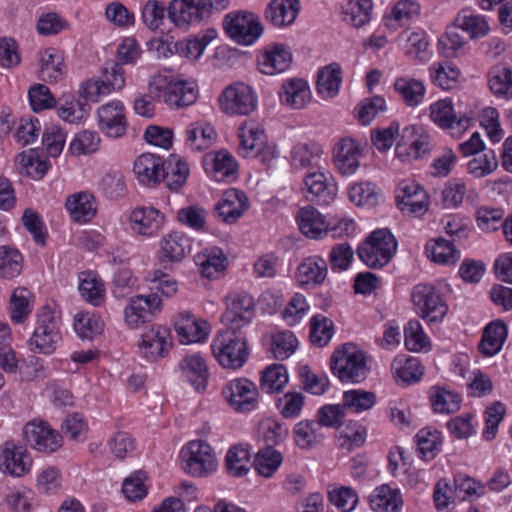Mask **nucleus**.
Listing matches in <instances>:
<instances>
[{
	"instance_id": "4468645a",
	"label": "nucleus",
	"mask_w": 512,
	"mask_h": 512,
	"mask_svg": "<svg viewBox=\"0 0 512 512\" xmlns=\"http://www.w3.org/2000/svg\"><path fill=\"white\" fill-rule=\"evenodd\" d=\"M430 119L441 129L451 134H461L471 125L472 117L466 113L457 114L450 99H441L429 107Z\"/></svg>"
},
{
	"instance_id": "e433bc0d",
	"label": "nucleus",
	"mask_w": 512,
	"mask_h": 512,
	"mask_svg": "<svg viewBox=\"0 0 512 512\" xmlns=\"http://www.w3.org/2000/svg\"><path fill=\"white\" fill-rule=\"evenodd\" d=\"M341 83L342 69L334 62L318 71L316 91L323 98H333L338 95Z\"/></svg>"
},
{
	"instance_id": "8fccbe9b",
	"label": "nucleus",
	"mask_w": 512,
	"mask_h": 512,
	"mask_svg": "<svg viewBox=\"0 0 512 512\" xmlns=\"http://www.w3.org/2000/svg\"><path fill=\"white\" fill-rule=\"evenodd\" d=\"M372 10V0H348L344 8V21L360 28L370 21Z\"/></svg>"
},
{
	"instance_id": "f8f14e48",
	"label": "nucleus",
	"mask_w": 512,
	"mask_h": 512,
	"mask_svg": "<svg viewBox=\"0 0 512 512\" xmlns=\"http://www.w3.org/2000/svg\"><path fill=\"white\" fill-rule=\"evenodd\" d=\"M254 317L253 298L245 293H232L226 297V310L222 322L231 329H243Z\"/></svg>"
},
{
	"instance_id": "e2e57ef3",
	"label": "nucleus",
	"mask_w": 512,
	"mask_h": 512,
	"mask_svg": "<svg viewBox=\"0 0 512 512\" xmlns=\"http://www.w3.org/2000/svg\"><path fill=\"white\" fill-rule=\"evenodd\" d=\"M79 292L87 302L98 306L104 299L105 289L102 281L96 275L87 272L80 276Z\"/></svg>"
},
{
	"instance_id": "f03ea898",
	"label": "nucleus",
	"mask_w": 512,
	"mask_h": 512,
	"mask_svg": "<svg viewBox=\"0 0 512 512\" xmlns=\"http://www.w3.org/2000/svg\"><path fill=\"white\" fill-rule=\"evenodd\" d=\"M149 93L172 109L190 106L198 97L197 85L175 78L170 69L160 70L152 76Z\"/></svg>"
},
{
	"instance_id": "58836bf2",
	"label": "nucleus",
	"mask_w": 512,
	"mask_h": 512,
	"mask_svg": "<svg viewBox=\"0 0 512 512\" xmlns=\"http://www.w3.org/2000/svg\"><path fill=\"white\" fill-rule=\"evenodd\" d=\"M322 149L315 142L295 144L290 151V163L295 169H308L317 167Z\"/></svg>"
},
{
	"instance_id": "49530a36",
	"label": "nucleus",
	"mask_w": 512,
	"mask_h": 512,
	"mask_svg": "<svg viewBox=\"0 0 512 512\" xmlns=\"http://www.w3.org/2000/svg\"><path fill=\"white\" fill-rule=\"evenodd\" d=\"M206 170L211 172L216 181L230 182L235 178L237 165L231 154L220 151L211 158L210 162H206Z\"/></svg>"
},
{
	"instance_id": "39448f33",
	"label": "nucleus",
	"mask_w": 512,
	"mask_h": 512,
	"mask_svg": "<svg viewBox=\"0 0 512 512\" xmlns=\"http://www.w3.org/2000/svg\"><path fill=\"white\" fill-rule=\"evenodd\" d=\"M397 250V241L387 228L377 229L357 248L359 259L368 267L378 269L388 264Z\"/></svg>"
},
{
	"instance_id": "69168bd1",
	"label": "nucleus",
	"mask_w": 512,
	"mask_h": 512,
	"mask_svg": "<svg viewBox=\"0 0 512 512\" xmlns=\"http://www.w3.org/2000/svg\"><path fill=\"white\" fill-rule=\"evenodd\" d=\"M259 430L267 447H272L283 443L288 435V426L280 420L267 418L260 422Z\"/></svg>"
},
{
	"instance_id": "bf43d9fd",
	"label": "nucleus",
	"mask_w": 512,
	"mask_h": 512,
	"mask_svg": "<svg viewBox=\"0 0 512 512\" xmlns=\"http://www.w3.org/2000/svg\"><path fill=\"white\" fill-rule=\"evenodd\" d=\"M395 90L401 95L406 105L417 106L425 96V87L419 80L413 78H398L394 84Z\"/></svg>"
},
{
	"instance_id": "de8ad7c7",
	"label": "nucleus",
	"mask_w": 512,
	"mask_h": 512,
	"mask_svg": "<svg viewBox=\"0 0 512 512\" xmlns=\"http://www.w3.org/2000/svg\"><path fill=\"white\" fill-rule=\"evenodd\" d=\"M454 25L466 32L471 39L484 37L490 30L484 16L473 14L468 10H462L457 14Z\"/></svg>"
},
{
	"instance_id": "052dcab7",
	"label": "nucleus",
	"mask_w": 512,
	"mask_h": 512,
	"mask_svg": "<svg viewBox=\"0 0 512 512\" xmlns=\"http://www.w3.org/2000/svg\"><path fill=\"white\" fill-rule=\"evenodd\" d=\"M426 251L434 262L440 264H455L460 259V252L444 238L432 240L426 245Z\"/></svg>"
},
{
	"instance_id": "393cba45",
	"label": "nucleus",
	"mask_w": 512,
	"mask_h": 512,
	"mask_svg": "<svg viewBox=\"0 0 512 512\" xmlns=\"http://www.w3.org/2000/svg\"><path fill=\"white\" fill-rule=\"evenodd\" d=\"M291 62V50L281 43L269 46L257 57L260 72L267 75H274L285 71L290 67Z\"/></svg>"
},
{
	"instance_id": "72a5a7b5",
	"label": "nucleus",
	"mask_w": 512,
	"mask_h": 512,
	"mask_svg": "<svg viewBox=\"0 0 512 512\" xmlns=\"http://www.w3.org/2000/svg\"><path fill=\"white\" fill-rule=\"evenodd\" d=\"M327 262L318 255L305 258L297 268V277L302 285H320L327 277Z\"/></svg>"
},
{
	"instance_id": "ea45409f",
	"label": "nucleus",
	"mask_w": 512,
	"mask_h": 512,
	"mask_svg": "<svg viewBox=\"0 0 512 512\" xmlns=\"http://www.w3.org/2000/svg\"><path fill=\"white\" fill-rule=\"evenodd\" d=\"M490 91L499 99H512V69L505 65H495L488 73Z\"/></svg>"
},
{
	"instance_id": "338daca9",
	"label": "nucleus",
	"mask_w": 512,
	"mask_h": 512,
	"mask_svg": "<svg viewBox=\"0 0 512 512\" xmlns=\"http://www.w3.org/2000/svg\"><path fill=\"white\" fill-rule=\"evenodd\" d=\"M103 325L99 316L88 312L78 313L74 318V329L81 339H93L101 334Z\"/></svg>"
},
{
	"instance_id": "c85d7f7f",
	"label": "nucleus",
	"mask_w": 512,
	"mask_h": 512,
	"mask_svg": "<svg viewBox=\"0 0 512 512\" xmlns=\"http://www.w3.org/2000/svg\"><path fill=\"white\" fill-rule=\"evenodd\" d=\"M65 207L73 221L84 224L90 222L97 214L96 198L89 192H78L70 195Z\"/></svg>"
},
{
	"instance_id": "4c0bfd02",
	"label": "nucleus",
	"mask_w": 512,
	"mask_h": 512,
	"mask_svg": "<svg viewBox=\"0 0 512 512\" xmlns=\"http://www.w3.org/2000/svg\"><path fill=\"white\" fill-rule=\"evenodd\" d=\"M39 76L45 82H57L65 74L63 55L54 48H48L40 53Z\"/></svg>"
},
{
	"instance_id": "f3484780",
	"label": "nucleus",
	"mask_w": 512,
	"mask_h": 512,
	"mask_svg": "<svg viewBox=\"0 0 512 512\" xmlns=\"http://www.w3.org/2000/svg\"><path fill=\"white\" fill-rule=\"evenodd\" d=\"M32 459L27 450L7 441L0 447V470L13 477H22L29 472Z\"/></svg>"
},
{
	"instance_id": "6e6d98bb",
	"label": "nucleus",
	"mask_w": 512,
	"mask_h": 512,
	"mask_svg": "<svg viewBox=\"0 0 512 512\" xmlns=\"http://www.w3.org/2000/svg\"><path fill=\"white\" fill-rule=\"evenodd\" d=\"M282 461L283 457L279 451L266 447L257 452L253 466L259 475L269 478L278 470Z\"/></svg>"
},
{
	"instance_id": "ddd939ff",
	"label": "nucleus",
	"mask_w": 512,
	"mask_h": 512,
	"mask_svg": "<svg viewBox=\"0 0 512 512\" xmlns=\"http://www.w3.org/2000/svg\"><path fill=\"white\" fill-rule=\"evenodd\" d=\"M25 441L35 450L53 453L62 446V436L42 420L34 419L23 427Z\"/></svg>"
},
{
	"instance_id": "4be33fe9",
	"label": "nucleus",
	"mask_w": 512,
	"mask_h": 512,
	"mask_svg": "<svg viewBox=\"0 0 512 512\" xmlns=\"http://www.w3.org/2000/svg\"><path fill=\"white\" fill-rule=\"evenodd\" d=\"M306 198L318 205H329L336 197V184L321 171L308 173L304 178Z\"/></svg>"
},
{
	"instance_id": "a18cd8bd",
	"label": "nucleus",
	"mask_w": 512,
	"mask_h": 512,
	"mask_svg": "<svg viewBox=\"0 0 512 512\" xmlns=\"http://www.w3.org/2000/svg\"><path fill=\"white\" fill-rule=\"evenodd\" d=\"M225 465L229 474L244 476L251 466V452L246 444H237L229 448L225 458Z\"/></svg>"
},
{
	"instance_id": "4d7b16f0",
	"label": "nucleus",
	"mask_w": 512,
	"mask_h": 512,
	"mask_svg": "<svg viewBox=\"0 0 512 512\" xmlns=\"http://www.w3.org/2000/svg\"><path fill=\"white\" fill-rule=\"evenodd\" d=\"M453 24L438 40V51L445 58L458 57L465 53L467 42Z\"/></svg>"
},
{
	"instance_id": "13d9d810",
	"label": "nucleus",
	"mask_w": 512,
	"mask_h": 512,
	"mask_svg": "<svg viewBox=\"0 0 512 512\" xmlns=\"http://www.w3.org/2000/svg\"><path fill=\"white\" fill-rule=\"evenodd\" d=\"M215 130L209 124H193L186 130V145L195 151L207 149L212 145Z\"/></svg>"
},
{
	"instance_id": "9d476101",
	"label": "nucleus",
	"mask_w": 512,
	"mask_h": 512,
	"mask_svg": "<svg viewBox=\"0 0 512 512\" xmlns=\"http://www.w3.org/2000/svg\"><path fill=\"white\" fill-rule=\"evenodd\" d=\"M213 7L212 0H172L168 7V18L176 26L186 28L207 20Z\"/></svg>"
},
{
	"instance_id": "a878e982",
	"label": "nucleus",
	"mask_w": 512,
	"mask_h": 512,
	"mask_svg": "<svg viewBox=\"0 0 512 512\" xmlns=\"http://www.w3.org/2000/svg\"><path fill=\"white\" fill-rule=\"evenodd\" d=\"M300 8V0H271L266 6L264 17L274 27L285 28L295 22Z\"/></svg>"
},
{
	"instance_id": "6ab92c4d",
	"label": "nucleus",
	"mask_w": 512,
	"mask_h": 512,
	"mask_svg": "<svg viewBox=\"0 0 512 512\" xmlns=\"http://www.w3.org/2000/svg\"><path fill=\"white\" fill-rule=\"evenodd\" d=\"M223 395L237 411L245 412L253 409L258 390L252 381L240 378L230 381L223 389Z\"/></svg>"
},
{
	"instance_id": "cd10ccee",
	"label": "nucleus",
	"mask_w": 512,
	"mask_h": 512,
	"mask_svg": "<svg viewBox=\"0 0 512 512\" xmlns=\"http://www.w3.org/2000/svg\"><path fill=\"white\" fill-rule=\"evenodd\" d=\"M163 164L162 158L151 153H144L135 160L133 172L141 184L153 187L161 182Z\"/></svg>"
},
{
	"instance_id": "774afa93",
	"label": "nucleus",
	"mask_w": 512,
	"mask_h": 512,
	"mask_svg": "<svg viewBox=\"0 0 512 512\" xmlns=\"http://www.w3.org/2000/svg\"><path fill=\"white\" fill-rule=\"evenodd\" d=\"M431 405L437 413H455L460 409L461 396L450 390L437 388L430 396Z\"/></svg>"
},
{
	"instance_id": "423d86ee",
	"label": "nucleus",
	"mask_w": 512,
	"mask_h": 512,
	"mask_svg": "<svg viewBox=\"0 0 512 512\" xmlns=\"http://www.w3.org/2000/svg\"><path fill=\"white\" fill-rule=\"evenodd\" d=\"M60 317L49 307L44 306L37 314L36 327L28 341L31 351L51 354L61 343Z\"/></svg>"
},
{
	"instance_id": "0e129e2a",
	"label": "nucleus",
	"mask_w": 512,
	"mask_h": 512,
	"mask_svg": "<svg viewBox=\"0 0 512 512\" xmlns=\"http://www.w3.org/2000/svg\"><path fill=\"white\" fill-rule=\"evenodd\" d=\"M334 335V323L324 315H315L310 321V341L318 347L326 346Z\"/></svg>"
},
{
	"instance_id": "79ce46f5",
	"label": "nucleus",
	"mask_w": 512,
	"mask_h": 512,
	"mask_svg": "<svg viewBox=\"0 0 512 512\" xmlns=\"http://www.w3.org/2000/svg\"><path fill=\"white\" fill-rule=\"evenodd\" d=\"M507 337L506 325L501 321L491 322L484 329L479 343V351L485 356H493L498 353Z\"/></svg>"
},
{
	"instance_id": "aec40b11",
	"label": "nucleus",
	"mask_w": 512,
	"mask_h": 512,
	"mask_svg": "<svg viewBox=\"0 0 512 512\" xmlns=\"http://www.w3.org/2000/svg\"><path fill=\"white\" fill-rule=\"evenodd\" d=\"M170 346V331L166 327L153 325L141 334L139 349L148 360L164 357Z\"/></svg>"
},
{
	"instance_id": "f257e3e1",
	"label": "nucleus",
	"mask_w": 512,
	"mask_h": 512,
	"mask_svg": "<svg viewBox=\"0 0 512 512\" xmlns=\"http://www.w3.org/2000/svg\"><path fill=\"white\" fill-rule=\"evenodd\" d=\"M124 69L119 63H108L99 79H91L81 86L82 98L66 96L64 102L57 108L59 118L77 124L83 121L89 111L88 101L98 102L114 90H120L125 85Z\"/></svg>"
},
{
	"instance_id": "473e14b6",
	"label": "nucleus",
	"mask_w": 512,
	"mask_h": 512,
	"mask_svg": "<svg viewBox=\"0 0 512 512\" xmlns=\"http://www.w3.org/2000/svg\"><path fill=\"white\" fill-rule=\"evenodd\" d=\"M280 99L283 104L293 109H302L311 99L308 83L299 78L285 81L282 84Z\"/></svg>"
},
{
	"instance_id": "9b49d317",
	"label": "nucleus",
	"mask_w": 512,
	"mask_h": 512,
	"mask_svg": "<svg viewBox=\"0 0 512 512\" xmlns=\"http://www.w3.org/2000/svg\"><path fill=\"white\" fill-rule=\"evenodd\" d=\"M219 105L226 114L249 115L257 107V96L250 86L237 82L223 90Z\"/></svg>"
},
{
	"instance_id": "2f4dec72",
	"label": "nucleus",
	"mask_w": 512,
	"mask_h": 512,
	"mask_svg": "<svg viewBox=\"0 0 512 512\" xmlns=\"http://www.w3.org/2000/svg\"><path fill=\"white\" fill-rule=\"evenodd\" d=\"M239 154L243 157L257 156L262 149L265 136L263 129L257 123L244 122L239 128Z\"/></svg>"
},
{
	"instance_id": "7ed1b4c3",
	"label": "nucleus",
	"mask_w": 512,
	"mask_h": 512,
	"mask_svg": "<svg viewBox=\"0 0 512 512\" xmlns=\"http://www.w3.org/2000/svg\"><path fill=\"white\" fill-rule=\"evenodd\" d=\"M211 349L221 366L233 370L241 368L249 357L247 339L242 329L226 327L213 339Z\"/></svg>"
},
{
	"instance_id": "09e8293b",
	"label": "nucleus",
	"mask_w": 512,
	"mask_h": 512,
	"mask_svg": "<svg viewBox=\"0 0 512 512\" xmlns=\"http://www.w3.org/2000/svg\"><path fill=\"white\" fill-rule=\"evenodd\" d=\"M293 434L296 445L302 449L310 448L324 438L320 424L315 420L298 422L294 426Z\"/></svg>"
},
{
	"instance_id": "a211bd4d",
	"label": "nucleus",
	"mask_w": 512,
	"mask_h": 512,
	"mask_svg": "<svg viewBox=\"0 0 512 512\" xmlns=\"http://www.w3.org/2000/svg\"><path fill=\"white\" fill-rule=\"evenodd\" d=\"M361 154L359 141L351 137H343L333 148V163L342 175H352L360 166Z\"/></svg>"
},
{
	"instance_id": "2eb2a0df",
	"label": "nucleus",
	"mask_w": 512,
	"mask_h": 512,
	"mask_svg": "<svg viewBox=\"0 0 512 512\" xmlns=\"http://www.w3.org/2000/svg\"><path fill=\"white\" fill-rule=\"evenodd\" d=\"M398 208L407 215L420 217L429 208V197L425 189L415 182L403 181L397 188Z\"/></svg>"
},
{
	"instance_id": "5701e85b",
	"label": "nucleus",
	"mask_w": 512,
	"mask_h": 512,
	"mask_svg": "<svg viewBox=\"0 0 512 512\" xmlns=\"http://www.w3.org/2000/svg\"><path fill=\"white\" fill-rule=\"evenodd\" d=\"M421 128L415 125L405 127L402 130L400 140L396 145V153L402 158L407 156L419 159L430 151V139L427 135H420Z\"/></svg>"
},
{
	"instance_id": "37998d69",
	"label": "nucleus",
	"mask_w": 512,
	"mask_h": 512,
	"mask_svg": "<svg viewBox=\"0 0 512 512\" xmlns=\"http://www.w3.org/2000/svg\"><path fill=\"white\" fill-rule=\"evenodd\" d=\"M191 250V241L182 232H171L161 240L163 257L170 262L181 261Z\"/></svg>"
},
{
	"instance_id": "c9c22d12",
	"label": "nucleus",
	"mask_w": 512,
	"mask_h": 512,
	"mask_svg": "<svg viewBox=\"0 0 512 512\" xmlns=\"http://www.w3.org/2000/svg\"><path fill=\"white\" fill-rule=\"evenodd\" d=\"M300 231L312 239L322 238L327 235V221L325 217L314 207L301 208L297 217Z\"/></svg>"
},
{
	"instance_id": "3c124183",
	"label": "nucleus",
	"mask_w": 512,
	"mask_h": 512,
	"mask_svg": "<svg viewBox=\"0 0 512 512\" xmlns=\"http://www.w3.org/2000/svg\"><path fill=\"white\" fill-rule=\"evenodd\" d=\"M288 380L286 367L283 364H272L262 371L260 387L267 393L280 392Z\"/></svg>"
},
{
	"instance_id": "20e7f679",
	"label": "nucleus",
	"mask_w": 512,
	"mask_h": 512,
	"mask_svg": "<svg viewBox=\"0 0 512 512\" xmlns=\"http://www.w3.org/2000/svg\"><path fill=\"white\" fill-rule=\"evenodd\" d=\"M331 370L342 382L360 383L370 372L365 353L352 343H346L334 351Z\"/></svg>"
},
{
	"instance_id": "412c9836",
	"label": "nucleus",
	"mask_w": 512,
	"mask_h": 512,
	"mask_svg": "<svg viewBox=\"0 0 512 512\" xmlns=\"http://www.w3.org/2000/svg\"><path fill=\"white\" fill-rule=\"evenodd\" d=\"M249 201L246 194L238 189L226 190L216 204L214 212L223 222L235 223L248 209Z\"/></svg>"
},
{
	"instance_id": "c756f323",
	"label": "nucleus",
	"mask_w": 512,
	"mask_h": 512,
	"mask_svg": "<svg viewBox=\"0 0 512 512\" xmlns=\"http://www.w3.org/2000/svg\"><path fill=\"white\" fill-rule=\"evenodd\" d=\"M194 261L201 274L208 279L219 278L228 263L227 257L218 247H210L196 254Z\"/></svg>"
},
{
	"instance_id": "1a4fd4ad",
	"label": "nucleus",
	"mask_w": 512,
	"mask_h": 512,
	"mask_svg": "<svg viewBox=\"0 0 512 512\" xmlns=\"http://www.w3.org/2000/svg\"><path fill=\"white\" fill-rule=\"evenodd\" d=\"M223 25L227 35L241 45L253 44L264 30L259 17L247 11L227 14Z\"/></svg>"
},
{
	"instance_id": "6e6552de",
	"label": "nucleus",
	"mask_w": 512,
	"mask_h": 512,
	"mask_svg": "<svg viewBox=\"0 0 512 512\" xmlns=\"http://www.w3.org/2000/svg\"><path fill=\"white\" fill-rule=\"evenodd\" d=\"M182 467L194 477H207L217 468V459L212 447L202 441H190L181 450Z\"/></svg>"
},
{
	"instance_id": "bb28decb",
	"label": "nucleus",
	"mask_w": 512,
	"mask_h": 512,
	"mask_svg": "<svg viewBox=\"0 0 512 512\" xmlns=\"http://www.w3.org/2000/svg\"><path fill=\"white\" fill-rule=\"evenodd\" d=\"M164 215L154 207L135 208L130 214L133 231L143 236H153L164 224Z\"/></svg>"
},
{
	"instance_id": "c03bdc74",
	"label": "nucleus",
	"mask_w": 512,
	"mask_h": 512,
	"mask_svg": "<svg viewBox=\"0 0 512 512\" xmlns=\"http://www.w3.org/2000/svg\"><path fill=\"white\" fill-rule=\"evenodd\" d=\"M32 294L24 287L15 288L10 296L9 313L15 324H22L32 313Z\"/></svg>"
},
{
	"instance_id": "dca6fc26",
	"label": "nucleus",
	"mask_w": 512,
	"mask_h": 512,
	"mask_svg": "<svg viewBox=\"0 0 512 512\" xmlns=\"http://www.w3.org/2000/svg\"><path fill=\"white\" fill-rule=\"evenodd\" d=\"M99 129L108 137L120 138L127 130L125 108L121 101L113 100L97 110Z\"/></svg>"
},
{
	"instance_id": "5fc2aeb1",
	"label": "nucleus",
	"mask_w": 512,
	"mask_h": 512,
	"mask_svg": "<svg viewBox=\"0 0 512 512\" xmlns=\"http://www.w3.org/2000/svg\"><path fill=\"white\" fill-rule=\"evenodd\" d=\"M420 16V5L414 0H400L391 10L390 16L385 17V26L391 27L389 23L394 20L399 26L409 25Z\"/></svg>"
},
{
	"instance_id": "f704fd0d",
	"label": "nucleus",
	"mask_w": 512,
	"mask_h": 512,
	"mask_svg": "<svg viewBox=\"0 0 512 512\" xmlns=\"http://www.w3.org/2000/svg\"><path fill=\"white\" fill-rule=\"evenodd\" d=\"M370 507L374 512H400L403 507L400 491L387 484L375 488L370 496Z\"/></svg>"
},
{
	"instance_id": "603ef678",
	"label": "nucleus",
	"mask_w": 512,
	"mask_h": 512,
	"mask_svg": "<svg viewBox=\"0 0 512 512\" xmlns=\"http://www.w3.org/2000/svg\"><path fill=\"white\" fill-rule=\"evenodd\" d=\"M417 450L425 461L433 460L440 451L441 434L437 430L423 428L416 434Z\"/></svg>"
},
{
	"instance_id": "a19ab883",
	"label": "nucleus",
	"mask_w": 512,
	"mask_h": 512,
	"mask_svg": "<svg viewBox=\"0 0 512 512\" xmlns=\"http://www.w3.org/2000/svg\"><path fill=\"white\" fill-rule=\"evenodd\" d=\"M162 171L161 182L175 191L184 185L190 172L188 164L178 156H171L164 161Z\"/></svg>"
},
{
	"instance_id": "0eeeda50",
	"label": "nucleus",
	"mask_w": 512,
	"mask_h": 512,
	"mask_svg": "<svg viewBox=\"0 0 512 512\" xmlns=\"http://www.w3.org/2000/svg\"><path fill=\"white\" fill-rule=\"evenodd\" d=\"M411 301L416 313L429 323L441 322L448 312V306L438 289L431 284H417L411 292Z\"/></svg>"
},
{
	"instance_id": "b1692460",
	"label": "nucleus",
	"mask_w": 512,
	"mask_h": 512,
	"mask_svg": "<svg viewBox=\"0 0 512 512\" xmlns=\"http://www.w3.org/2000/svg\"><path fill=\"white\" fill-rule=\"evenodd\" d=\"M174 328L182 344L201 342L209 334L207 321L196 319L189 311L179 313L174 320Z\"/></svg>"
},
{
	"instance_id": "7c9ffc66",
	"label": "nucleus",
	"mask_w": 512,
	"mask_h": 512,
	"mask_svg": "<svg viewBox=\"0 0 512 512\" xmlns=\"http://www.w3.org/2000/svg\"><path fill=\"white\" fill-rule=\"evenodd\" d=\"M179 367L183 377L197 390L206 389L209 378L208 366L202 356L198 354L187 355L180 363Z\"/></svg>"
},
{
	"instance_id": "864d4df0",
	"label": "nucleus",
	"mask_w": 512,
	"mask_h": 512,
	"mask_svg": "<svg viewBox=\"0 0 512 512\" xmlns=\"http://www.w3.org/2000/svg\"><path fill=\"white\" fill-rule=\"evenodd\" d=\"M376 403V394L372 391L353 389L343 393L342 406L353 413H361L371 409Z\"/></svg>"
},
{
	"instance_id": "680f3d73",
	"label": "nucleus",
	"mask_w": 512,
	"mask_h": 512,
	"mask_svg": "<svg viewBox=\"0 0 512 512\" xmlns=\"http://www.w3.org/2000/svg\"><path fill=\"white\" fill-rule=\"evenodd\" d=\"M298 347V339L293 332L285 330L272 335L270 351L278 360L289 358Z\"/></svg>"
}]
</instances>
